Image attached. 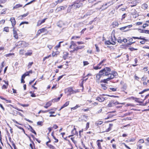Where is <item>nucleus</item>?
I'll return each mask as SVG.
<instances>
[{
    "mask_svg": "<svg viewBox=\"0 0 149 149\" xmlns=\"http://www.w3.org/2000/svg\"><path fill=\"white\" fill-rule=\"evenodd\" d=\"M111 69L108 67H105L100 71L99 73L96 75V81L98 83H99L100 78L102 76H107L109 74V72H111Z\"/></svg>",
    "mask_w": 149,
    "mask_h": 149,
    "instance_id": "1",
    "label": "nucleus"
},
{
    "mask_svg": "<svg viewBox=\"0 0 149 149\" xmlns=\"http://www.w3.org/2000/svg\"><path fill=\"white\" fill-rule=\"evenodd\" d=\"M86 0H77L73 3L71 6L72 8H76L82 7L83 6V2Z\"/></svg>",
    "mask_w": 149,
    "mask_h": 149,
    "instance_id": "2",
    "label": "nucleus"
},
{
    "mask_svg": "<svg viewBox=\"0 0 149 149\" xmlns=\"http://www.w3.org/2000/svg\"><path fill=\"white\" fill-rule=\"evenodd\" d=\"M29 44L28 43L24 41H20L16 43L15 44L16 46L18 47V48L25 47H27Z\"/></svg>",
    "mask_w": 149,
    "mask_h": 149,
    "instance_id": "3",
    "label": "nucleus"
},
{
    "mask_svg": "<svg viewBox=\"0 0 149 149\" xmlns=\"http://www.w3.org/2000/svg\"><path fill=\"white\" fill-rule=\"evenodd\" d=\"M119 104H124V103H120L118 101L115 100H111L109 102V104H108V107H111L114 106Z\"/></svg>",
    "mask_w": 149,
    "mask_h": 149,
    "instance_id": "4",
    "label": "nucleus"
},
{
    "mask_svg": "<svg viewBox=\"0 0 149 149\" xmlns=\"http://www.w3.org/2000/svg\"><path fill=\"white\" fill-rule=\"evenodd\" d=\"M110 72H109V74L107 75L109 76L111 79H113L114 77H116L118 75L117 73L116 72H113L111 73H110Z\"/></svg>",
    "mask_w": 149,
    "mask_h": 149,
    "instance_id": "5",
    "label": "nucleus"
},
{
    "mask_svg": "<svg viewBox=\"0 0 149 149\" xmlns=\"http://www.w3.org/2000/svg\"><path fill=\"white\" fill-rule=\"evenodd\" d=\"M104 61L105 60H103L102 61L99 63L97 64V66H93V69L95 70H97L101 68H102V63L104 62Z\"/></svg>",
    "mask_w": 149,
    "mask_h": 149,
    "instance_id": "6",
    "label": "nucleus"
},
{
    "mask_svg": "<svg viewBox=\"0 0 149 149\" xmlns=\"http://www.w3.org/2000/svg\"><path fill=\"white\" fill-rule=\"evenodd\" d=\"M113 3L112 1H109V2H107V3H105V4H103V5H102V7H101L100 8L102 9L103 7L107 6V7H106L104 8V9H106L108 7L113 4Z\"/></svg>",
    "mask_w": 149,
    "mask_h": 149,
    "instance_id": "7",
    "label": "nucleus"
},
{
    "mask_svg": "<svg viewBox=\"0 0 149 149\" xmlns=\"http://www.w3.org/2000/svg\"><path fill=\"white\" fill-rule=\"evenodd\" d=\"M10 21L11 23L12 26L14 27L16 23L15 18L14 17H11L10 19Z\"/></svg>",
    "mask_w": 149,
    "mask_h": 149,
    "instance_id": "8",
    "label": "nucleus"
},
{
    "mask_svg": "<svg viewBox=\"0 0 149 149\" xmlns=\"http://www.w3.org/2000/svg\"><path fill=\"white\" fill-rule=\"evenodd\" d=\"M66 6H61L59 7H58L56 8V12H58L59 11H61L62 10H64L66 8Z\"/></svg>",
    "mask_w": 149,
    "mask_h": 149,
    "instance_id": "9",
    "label": "nucleus"
},
{
    "mask_svg": "<svg viewBox=\"0 0 149 149\" xmlns=\"http://www.w3.org/2000/svg\"><path fill=\"white\" fill-rule=\"evenodd\" d=\"M71 45L70 46L69 48L71 49L74 50V49L75 48V47L76 46V44L75 42L73 41H72L71 42Z\"/></svg>",
    "mask_w": 149,
    "mask_h": 149,
    "instance_id": "10",
    "label": "nucleus"
},
{
    "mask_svg": "<svg viewBox=\"0 0 149 149\" xmlns=\"http://www.w3.org/2000/svg\"><path fill=\"white\" fill-rule=\"evenodd\" d=\"M46 19L47 18H45L42 20H39L37 22V26H38L44 23Z\"/></svg>",
    "mask_w": 149,
    "mask_h": 149,
    "instance_id": "11",
    "label": "nucleus"
},
{
    "mask_svg": "<svg viewBox=\"0 0 149 149\" xmlns=\"http://www.w3.org/2000/svg\"><path fill=\"white\" fill-rule=\"evenodd\" d=\"M84 47V46H78L76 47L74 49V50H73L72 52L75 51H77L79 49H81L83 48Z\"/></svg>",
    "mask_w": 149,
    "mask_h": 149,
    "instance_id": "12",
    "label": "nucleus"
},
{
    "mask_svg": "<svg viewBox=\"0 0 149 149\" xmlns=\"http://www.w3.org/2000/svg\"><path fill=\"white\" fill-rule=\"evenodd\" d=\"M13 37L16 39L18 38V34L17 33V31L15 30V28H14L13 30Z\"/></svg>",
    "mask_w": 149,
    "mask_h": 149,
    "instance_id": "13",
    "label": "nucleus"
},
{
    "mask_svg": "<svg viewBox=\"0 0 149 149\" xmlns=\"http://www.w3.org/2000/svg\"><path fill=\"white\" fill-rule=\"evenodd\" d=\"M96 100L100 102H103L105 100L104 98L102 96L98 97H97Z\"/></svg>",
    "mask_w": 149,
    "mask_h": 149,
    "instance_id": "14",
    "label": "nucleus"
},
{
    "mask_svg": "<svg viewBox=\"0 0 149 149\" xmlns=\"http://www.w3.org/2000/svg\"><path fill=\"white\" fill-rule=\"evenodd\" d=\"M105 44L107 45H110L112 44V45H115V43L113 42H111V41L108 40L105 42Z\"/></svg>",
    "mask_w": 149,
    "mask_h": 149,
    "instance_id": "15",
    "label": "nucleus"
},
{
    "mask_svg": "<svg viewBox=\"0 0 149 149\" xmlns=\"http://www.w3.org/2000/svg\"><path fill=\"white\" fill-rule=\"evenodd\" d=\"M63 25L64 24L63 22L61 21H59L57 23V26L60 28L62 27L63 26Z\"/></svg>",
    "mask_w": 149,
    "mask_h": 149,
    "instance_id": "16",
    "label": "nucleus"
},
{
    "mask_svg": "<svg viewBox=\"0 0 149 149\" xmlns=\"http://www.w3.org/2000/svg\"><path fill=\"white\" fill-rule=\"evenodd\" d=\"M22 6V5L20 4H18L16 5L13 7V9H15L17 8H18Z\"/></svg>",
    "mask_w": 149,
    "mask_h": 149,
    "instance_id": "17",
    "label": "nucleus"
},
{
    "mask_svg": "<svg viewBox=\"0 0 149 149\" xmlns=\"http://www.w3.org/2000/svg\"><path fill=\"white\" fill-rule=\"evenodd\" d=\"M115 111H113L111 113H114ZM108 116L105 118L106 119H109L110 118H111L114 116V115L112 114L111 112L108 113Z\"/></svg>",
    "mask_w": 149,
    "mask_h": 149,
    "instance_id": "18",
    "label": "nucleus"
},
{
    "mask_svg": "<svg viewBox=\"0 0 149 149\" xmlns=\"http://www.w3.org/2000/svg\"><path fill=\"white\" fill-rule=\"evenodd\" d=\"M110 79H110L109 77L108 78H107L106 79H103V80H101L100 82H104V83H107V81H109Z\"/></svg>",
    "mask_w": 149,
    "mask_h": 149,
    "instance_id": "19",
    "label": "nucleus"
},
{
    "mask_svg": "<svg viewBox=\"0 0 149 149\" xmlns=\"http://www.w3.org/2000/svg\"><path fill=\"white\" fill-rule=\"evenodd\" d=\"M66 90H67L69 92L70 94H72V92L73 90L72 87H69L66 88Z\"/></svg>",
    "mask_w": 149,
    "mask_h": 149,
    "instance_id": "20",
    "label": "nucleus"
},
{
    "mask_svg": "<svg viewBox=\"0 0 149 149\" xmlns=\"http://www.w3.org/2000/svg\"><path fill=\"white\" fill-rule=\"evenodd\" d=\"M132 26V25H130L127 26H125V27H122L121 28H120V29L121 30H124L126 28L128 27V28H130Z\"/></svg>",
    "mask_w": 149,
    "mask_h": 149,
    "instance_id": "21",
    "label": "nucleus"
},
{
    "mask_svg": "<svg viewBox=\"0 0 149 149\" xmlns=\"http://www.w3.org/2000/svg\"><path fill=\"white\" fill-rule=\"evenodd\" d=\"M69 102L67 101L65 102V103L63 106L61 107V109H62L65 107L67 106L69 104Z\"/></svg>",
    "mask_w": 149,
    "mask_h": 149,
    "instance_id": "22",
    "label": "nucleus"
},
{
    "mask_svg": "<svg viewBox=\"0 0 149 149\" xmlns=\"http://www.w3.org/2000/svg\"><path fill=\"white\" fill-rule=\"evenodd\" d=\"M61 98V97H58V98H54V99H53L52 100V102H58V101Z\"/></svg>",
    "mask_w": 149,
    "mask_h": 149,
    "instance_id": "23",
    "label": "nucleus"
},
{
    "mask_svg": "<svg viewBox=\"0 0 149 149\" xmlns=\"http://www.w3.org/2000/svg\"><path fill=\"white\" fill-rule=\"evenodd\" d=\"M64 56H63V58L64 59H66V57H67L68 55V54L66 52L64 53Z\"/></svg>",
    "mask_w": 149,
    "mask_h": 149,
    "instance_id": "24",
    "label": "nucleus"
},
{
    "mask_svg": "<svg viewBox=\"0 0 149 149\" xmlns=\"http://www.w3.org/2000/svg\"><path fill=\"white\" fill-rule=\"evenodd\" d=\"M91 11H90L89 13V12H88L85 15H84L83 17H82V18H85L87 16H88V15H91Z\"/></svg>",
    "mask_w": 149,
    "mask_h": 149,
    "instance_id": "25",
    "label": "nucleus"
},
{
    "mask_svg": "<svg viewBox=\"0 0 149 149\" xmlns=\"http://www.w3.org/2000/svg\"><path fill=\"white\" fill-rule=\"evenodd\" d=\"M116 39L115 36H113V37L111 36V42H114L115 43V44H116Z\"/></svg>",
    "mask_w": 149,
    "mask_h": 149,
    "instance_id": "26",
    "label": "nucleus"
},
{
    "mask_svg": "<svg viewBox=\"0 0 149 149\" xmlns=\"http://www.w3.org/2000/svg\"><path fill=\"white\" fill-rule=\"evenodd\" d=\"M113 124H109V127L106 130V132H108L111 129V127H112L113 126Z\"/></svg>",
    "mask_w": 149,
    "mask_h": 149,
    "instance_id": "27",
    "label": "nucleus"
},
{
    "mask_svg": "<svg viewBox=\"0 0 149 149\" xmlns=\"http://www.w3.org/2000/svg\"><path fill=\"white\" fill-rule=\"evenodd\" d=\"M113 26L115 27L116 26H118V22H114L113 23Z\"/></svg>",
    "mask_w": 149,
    "mask_h": 149,
    "instance_id": "28",
    "label": "nucleus"
},
{
    "mask_svg": "<svg viewBox=\"0 0 149 149\" xmlns=\"http://www.w3.org/2000/svg\"><path fill=\"white\" fill-rule=\"evenodd\" d=\"M136 140V138H132L129 139H128L127 140V141L128 142H133L135 141Z\"/></svg>",
    "mask_w": 149,
    "mask_h": 149,
    "instance_id": "29",
    "label": "nucleus"
},
{
    "mask_svg": "<svg viewBox=\"0 0 149 149\" xmlns=\"http://www.w3.org/2000/svg\"><path fill=\"white\" fill-rule=\"evenodd\" d=\"M80 38L79 36H73L72 37L71 39L76 40L77 38Z\"/></svg>",
    "mask_w": 149,
    "mask_h": 149,
    "instance_id": "30",
    "label": "nucleus"
},
{
    "mask_svg": "<svg viewBox=\"0 0 149 149\" xmlns=\"http://www.w3.org/2000/svg\"><path fill=\"white\" fill-rule=\"evenodd\" d=\"M52 101H50L47 102L46 104V105H47L49 107L52 104Z\"/></svg>",
    "mask_w": 149,
    "mask_h": 149,
    "instance_id": "31",
    "label": "nucleus"
},
{
    "mask_svg": "<svg viewBox=\"0 0 149 149\" xmlns=\"http://www.w3.org/2000/svg\"><path fill=\"white\" fill-rule=\"evenodd\" d=\"M14 55V54L13 53H9V54H6L5 55V56L6 57H7L13 55Z\"/></svg>",
    "mask_w": 149,
    "mask_h": 149,
    "instance_id": "32",
    "label": "nucleus"
},
{
    "mask_svg": "<svg viewBox=\"0 0 149 149\" xmlns=\"http://www.w3.org/2000/svg\"><path fill=\"white\" fill-rule=\"evenodd\" d=\"M102 87L103 89L104 90H105L107 89V87L104 84H101Z\"/></svg>",
    "mask_w": 149,
    "mask_h": 149,
    "instance_id": "33",
    "label": "nucleus"
},
{
    "mask_svg": "<svg viewBox=\"0 0 149 149\" xmlns=\"http://www.w3.org/2000/svg\"><path fill=\"white\" fill-rule=\"evenodd\" d=\"M72 7V6H71V5H70L69 6V7H68V9H67V12H70L71 10V9Z\"/></svg>",
    "mask_w": 149,
    "mask_h": 149,
    "instance_id": "34",
    "label": "nucleus"
},
{
    "mask_svg": "<svg viewBox=\"0 0 149 149\" xmlns=\"http://www.w3.org/2000/svg\"><path fill=\"white\" fill-rule=\"evenodd\" d=\"M3 31L8 32L9 31V28L8 27H5L3 29Z\"/></svg>",
    "mask_w": 149,
    "mask_h": 149,
    "instance_id": "35",
    "label": "nucleus"
},
{
    "mask_svg": "<svg viewBox=\"0 0 149 149\" xmlns=\"http://www.w3.org/2000/svg\"><path fill=\"white\" fill-rule=\"evenodd\" d=\"M127 85L126 84H124L122 87V89H123V90H125L127 88Z\"/></svg>",
    "mask_w": 149,
    "mask_h": 149,
    "instance_id": "36",
    "label": "nucleus"
},
{
    "mask_svg": "<svg viewBox=\"0 0 149 149\" xmlns=\"http://www.w3.org/2000/svg\"><path fill=\"white\" fill-rule=\"evenodd\" d=\"M95 46L96 47V51L98 52H99L100 51V50L98 46L96 45H95Z\"/></svg>",
    "mask_w": 149,
    "mask_h": 149,
    "instance_id": "37",
    "label": "nucleus"
},
{
    "mask_svg": "<svg viewBox=\"0 0 149 149\" xmlns=\"http://www.w3.org/2000/svg\"><path fill=\"white\" fill-rule=\"evenodd\" d=\"M72 136H73L76 134V129L74 127V129L72 130Z\"/></svg>",
    "mask_w": 149,
    "mask_h": 149,
    "instance_id": "38",
    "label": "nucleus"
},
{
    "mask_svg": "<svg viewBox=\"0 0 149 149\" xmlns=\"http://www.w3.org/2000/svg\"><path fill=\"white\" fill-rule=\"evenodd\" d=\"M79 107H80V106L77 105L75 107L72 108L71 110H74L76 109L77 108H78Z\"/></svg>",
    "mask_w": 149,
    "mask_h": 149,
    "instance_id": "39",
    "label": "nucleus"
},
{
    "mask_svg": "<svg viewBox=\"0 0 149 149\" xmlns=\"http://www.w3.org/2000/svg\"><path fill=\"white\" fill-rule=\"evenodd\" d=\"M33 63V62H30L29 63L28 65V68H31V66L32 65Z\"/></svg>",
    "mask_w": 149,
    "mask_h": 149,
    "instance_id": "40",
    "label": "nucleus"
},
{
    "mask_svg": "<svg viewBox=\"0 0 149 149\" xmlns=\"http://www.w3.org/2000/svg\"><path fill=\"white\" fill-rule=\"evenodd\" d=\"M32 52L31 51L29 52H26L25 54V55L26 56H31L32 54Z\"/></svg>",
    "mask_w": 149,
    "mask_h": 149,
    "instance_id": "41",
    "label": "nucleus"
},
{
    "mask_svg": "<svg viewBox=\"0 0 149 149\" xmlns=\"http://www.w3.org/2000/svg\"><path fill=\"white\" fill-rule=\"evenodd\" d=\"M43 122L42 121H39L37 123V125L41 126L42 125Z\"/></svg>",
    "mask_w": 149,
    "mask_h": 149,
    "instance_id": "42",
    "label": "nucleus"
},
{
    "mask_svg": "<svg viewBox=\"0 0 149 149\" xmlns=\"http://www.w3.org/2000/svg\"><path fill=\"white\" fill-rule=\"evenodd\" d=\"M40 30L41 33L44 32L46 31V30L45 28H42L41 29H40Z\"/></svg>",
    "mask_w": 149,
    "mask_h": 149,
    "instance_id": "43",
    "label": "nucleus"
},
{
    "mask_svg": "<svg viewBox=\"0 0 149 149\" xmlns=\"http://www.w3.org/2000/svg\"><path fill=\"white\" fill-rule=\"evenodd\" d=\"M19 54L21 55H23L24 53V49H21L19 51Z\"/></svg>",
    "mask_w": 149,
    "mask_h": 149,
    "instance_id": "44",
    "label": "nucleus"
},
{
    "mask_svg": "<svg viewBox=\"0 0 149 149\" xmlns=\"http://www.w3.org/2000/svg\"><path fill=\"white\" fill-rule=\"evenodd\" d=\"M29 14L28 13H27L26 14H24L22 15H21V16L19 17H21L22 18L21 19H22V18L23 17H24L27 16Z\"/></svg>",
    "mask_w": 149,
    "mask_h": 149,
    "instance_id": "45",
    "label": "nucleus"
},
{
    "mask_svg": "<svg viewBox=\"0 0 149 149\" xmlns=\"http://www.w3.org/2000/svg\"><path fill=\"white\" fill-rule=\"evenodd\" d=\"M148 90H149V89H145V90H143V91H141V92L139 93V94H142L143 93H144V92H145L146 91H148Z\"/></svg>",
    "mask_w": 149,
    "mask_h": 149,
    "instance_id": "46",
    "label": "nucleus"
},
{
    "mask_svg": "<svg viewBox=\"0 0 149 149\" xmlns=\"http://www.w3.org/2000/svg\"><path fill=\"white\" fill-rule=\"evenodd\" d=\"M10 106H11L13 108H15V109H16L19 111H21L23 112V111L21 109H18V108H17V107H13V106L12 105H11V104H10Z\"/></svg>",
    "mask_w": 149,
    "mask_h": 149,
    "instance_id": "47",
    "label": "nucleus"
},
{
    "mask_svg": "<svg viewBox=\"0 0 149 149\" xmlns=\"http://www.w3.org/2000/svg\"><path fill=\"white\" fill-rule=\"evenodd\" d=\"M31 127V131L34 133L35 134H36V132L35 131V130L32 128Z\"/></svg>",
    "mask_w": 149,
    "mask_h": 149,
    "instance_id": "48",
    "label": "nucleus"
},
{
    "mask_svg": "<svg viewBox=\"0 0 149 149\" xmlns=\"http://www.w3.org/2000/svg\"><path fill=\"white\" fill-rule=\"evenodd\" d=\"M118 42L121 43L123 42V40L121 39L120 37L118 38Z\"/></svg>",
    "mask_w": 149,
    "mask_h": 149,
    "instance_id": "49",
    "label": "nucleus"
},
{
    "mask_svg": "<svg viewBox=\"0 0 149 149\" xmlns=\"http://www.w3.org/2000/svg\"><path fill=\"white\" fill-rule=\"evenodd\" d=\"M96 142L98 146H101V143L99 142V140H97Z\"/></svg>",
    "mask_w": 149,
    "mask_h": 149,
    "instance_id": "50",
    "label": "nucleus"
},
{
    "mask_svg": "<svg viewBox=\"0 0 149 149\" xmlns=\"http://www.w3.org/2000/svg\"><path fill=\"white\" fill-rule=\"evenodd\" d=\"M110 89L113 91H117V88H109Z\"/></svg>",
    "mask_w": 149,
    "mask_h": 149,
    "instance_id": "51",
    "label": "nucleus"
},
{
    "mask_svg": "<svg viewBox=\"0 0 149 149\" xmlns=\"http://www.w3.org/2000/svg\"><path fill=\"white\" fill-rule=\"evenodd\" d=\"M144 140L143 139H140L138 141L139 143H144Z\"/></svg>",
    "mask_w": 149,
    "mask_h": 149,
    "instance_id": "52",
    "label": "nucleus"
},
{
    "mask_svg": "<svg viewBox=\"0 0 149 149\" xmlns=\"http://www.w3.org/2000/svg\"><path fill=\"white\" fill-rule=\"evenodd\" d=\"M142 146H141V144H139L137 145V148L138 149H142Z\"/></svg>",
    "mask_w": 149,
    "mask_h": 149,
    "instance_id": "53",
    "label": "nucleus"
},
{
    "mask_svg": "<svg viewBox=\"0 0 149 149\" xmlns=\"http://www.w3.org/2000/svg\"><path fill=\"white\" fill-rule=\"evenodd\" d=\"M126 14L125 13V14H123L122 16V18L121 19L122 20H123V19L126 17Z\"/></svg>",
    "mask_w": 149,
    "mask_h": 149,
    "instance_id": "54",
    "label": "nucleus"
},
{
    "mask_svg": "<svg viewBox=\"0 0 149 149\" xmlns=\"http://www.w3.org/2000/svg\"><path fill=\"white\" fill-rule=\"evenodd\" d=\"M129 49L131 51H133L134 50H136L137 49H135L133 47H131L129 48Z\"/></svg>",
    "mask_w": 149,
    "mask_h": 149,
    "instance_id": "55",
    "label": "nucleus"
},
{
    "mask_svg": "<svg viewBox=\"0 0 149 149\" xmlns=\"http://www.w3.org/2000/svg\"><path fill=\"white\" fill-rule=\"evenodd\" d=\"M63 1V0H58L56 1L55 2L56 3V4H57L58 3H61Z\"/></svg>",
    "mask_w": 149,
    "mask_h": 149,
    "instance_id": "56",
    "label": "nucleus"
},
{
    "mask_svg": "<svg viewBox=\"0 0 149 149\" xmlns=\"http://www.w3.org/2000/svg\"><path fill=\"white\" fill-rule=\"evenodd\" d=\"M79 90H73L72 92V93L74 94V93H77L79 92Z\"/></svg>",
    "mask_w": 149,
    "mask_h": 149,
    "instance_id": "57",
    "label": "nucleus"
},
{
    "mask_svg": "<svg viewBox=\"0 0 149 149\" xmlns=\"http://www.w3.org/2000/svg\"><path fill=\"white\" fill-rule=\"evenodd\" d=\"M83 63H84V65L85 66L86 65H88L89 63H88V61H84L83 62Z\"/></svg>",
    "mask_w": 149,
    "mask_h": 149,
    "instance_id": "58",
    "label": "nucleus"
},
{
    "mask_svg": "<svg viewBox=\"0 0 149 149\" xmlns=\"http://www.w3.org/2000/svg\"><path fill=\"white\" fill-rule=\"evenodd\" d=\"M147 77L144 76H143L141 78V80L143 81H146V79Z\"/></svg>",
    "mask_w": 149,
    "mask_h": 149,
    "instance_id": "59",
    "label": "nucleus"
},
{
    "mask_svg": "<svg viewBox=\"0 0 149 149\" xmlns=\"http://www.w3.org/2000/svg\"><path fill=\"white\" fill-rule=\"evenodd\" d=\"M89 123L87 122L86 124V129L87 130L89 127Z\"/></svg>",
    "mask_w": 149,
    "mask_h": 149,
    "instance_id": "60",
    "label": "nucleus"
},
{
    "mask_svg": "<svg viewBox=\"0 0 149 149\" xmlns=\"http://www.w3.org/2000/svg\"><path fill=\"white\" fill-rule=\"evenodd\" d=\"M148 26V25L147 24L145 23L144 24H143V28H145L147 26Z\"/></svg>",
    "mask_w": 149,
    "mask_h": 149,
    "instance_id": "61",
    "label": "nucleus"
},
{
    "mask_svg": "<svg viewBox=\"0 0 149 149\" xmlns=\"http://www.w3.org/2000/svg\"><path fill=\"white\" fill-rule=\"evenodd\" d=\"M61 46V45L60 44H58V45L57 46H56L55 47V48L56 50H57L58 48L59 47Z\"/></svg>",
    "mask_w": 149,
    "mask_h": 149,
    "instance_id": "62",
    "label": "nucleus"
},
{
    "mask_svg": "<svg viewBox=\"0 0 149 149\" xmlns=\"http://www.w3.org/2000/svg\"><path fill=\"white\" fill-rule=\"evenodd\" d=\"M58 127L56 125H54L53 126L52 128H54L55 129H56L58 128Z\"/></svg>",
    "mask_w": 149,
    "mask_h": 149,
    "instance_id": "63",
    "label": "nucleus"
},
{
    "mask_svg": "<svg viewBox=\"0 0 149 149\" xmlns=\"http://www.w3.org/2000/svg\"><path fill=\"white\" fill-rule=\"evenodd\" d=\"M41 33L40 30H39L37 33L36 35L37 36L39 35Z\"/></svg>",
    "mask_w": 149,
    "mask_h": 149,
    "instance_id": "64",
    "label": "nucleus"
}]
</instances>
